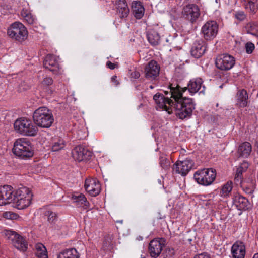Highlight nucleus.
<instances>
[{"label":"nucleus","instance_id":"nucleus-1","mask_svg":"<svg viewBox=\"0 0 258 258\" xmlns=\"http://www.w3.org/2000/svg\"><path fill=\"white\" fill-rule=\"evenodd\" d=\"M168 89L164 91L166 97L159 93L153 96L158 107L169 114L172 113L174 109L176 115L181 119L190 118L195 109V105L192 99L182 96L186 88H182L177 84H171Z\"/></svg>","mask_w":258,"mask_h":258},{"label":"nucleus","instance_id":"nucleus-2","mask_svg":"<svg viewBox=\"0 0 258 258\" xmlns=\"http://www.w3.org/2000/svg\"><path fill=\"white\" fill-rule=\"evenodd\" d=\"M33 119L37 126L45 128H49L54 121L52 111L46 107H40L35 110Z\"/></svg>","mask_w":258,"mask_h":258},{"label":"nucleus","instance_id":"nucleus-3","mask_svg":"<svg viewBox=\"0 0 258 258\" xmlns=\"http://www.w3.org/2000/svg\"><path fill=\"white\" fill-rule=\"evenodd\" d=\"M33 195L31 190L26 187H21L14 190L12 203L18 209L28 207L31 203Z\"/></svg>","mask_w":258,"mask_h":258},{"label":"nucleus","instance_id":"nucleus-4","mask_svg":"<svg viewBox=\"0 0 258 258\" xmlns=\"http://www.w3.org/2000/svg\"><path fill=\"white\" fill-rule=\"evenodd\" d=\"M13 152L22 159L31 157L34 153L31 144L26 138L18 139L14 143Z\"/></svg>","mask_w":258,"mask_h":258},{"label":"nucleus","instance_id":"nucleus-5","mask_svg":"<svg viewBox=\"0 0 258 258\" xmlns=\"http://www.w3.org/2000/svg\"><path fill=\"white\" fill-rule=\"evenodd\" d=\"M14 127L18 133L28 136H35L38 132L37 126L31 120L26 118L17 119L14 123Z\"/></svg>","mask_w":258,"mask_h":258},{"label":"nucleus","instance_id":"nucleus-6","mask_svg":"<svg viewBox=\"0 0 258 258\" xmlns=\"http://www.w3.org/2000/svg\"><path fill=\"white\" fill-rule=\"evenodd\" d=\"M8 35L19 42L25 40L28 37V31L25 26L19 22L12 23L7 30Z\"/></svg>","mask_w":258,"mask_h":258},{"label":"nucleus","instance_id":"nucleus-7","mask_svg":"<svg viewBox=\"0 0 258 258\" xmlns=\"http://www.w3.org/2000/svg\"><path fill=\"white\" fill-rule=\"evenodd\" d=\"M216 176V170L212 168L199 170L194 174L196 181L204 186L211 185L215 180Z\"/></svg>","mask_w":258,"mask_h":258},{"label":"nucleus","instance_id":"nucleus-8","mask_svg":"<svg viewBox=\"0 0 258 258\" xmlns=\"http://www.w3.org/2000/svg\"><path fill=\"white\" fill-rule=\"evenodd\" d=\"M6 238L10 240L12 245L17 249L25 251L27 249V243L25 238L16 232L6 230L3 232Z\"/></svg>","mask_w":258,"mask_h":258},{"label":"nucleus","instance_id":"nucleus-9","mask_svg":"<svg viewBox=\"0 0 258 258\" xmlns=\"http://www.w3.org/2000/svg\"><path fill=\"white\" fill-rule=\"evenodd\" d=\"M218 25L215 21H208L202 26L201 33L206 40H211L216 37L218 32Z\"/></svg>","mask_w":258,"mask_h":258},{"label":"nucleus","instance_id":"nucleus-10","mask_svg":"<svg viewBox=\"0 0 258 258\" xmlns=\"http://www.w3.org/2000/svg\"><path fill=\"white\" fill-rule=\"evenodd\" d=\"M235 63L233 56L228 54L218 55L215 60L216 67L222 71H228L233 68Z\"/></svg>","mask_w":258,"mask_h":258},{"label":"nucleus","instance_id":"nucleus-11","mask_svg":"<svg viewBox=\"0 0 258 258\" xmlns=\"http://www.w3.org/2000/svg\"><path fill=\"white\" fill-rule=\"evenodd\" d=\"M166 244V240L163 238H155L149 244V252L153 258H156L160 254Z\"/></svg>","mask_w":258,"mask_h":258},{"label":"nucleus","instance_id":"nucleus-12","mask_svg":"<svg viewBox=\"0 0 258 258\" xmlns=\"http://www.w3.org/2000/svg\"><path fill=\"white\" fill-rule=\"evenodd\" d=\"M182 14L186 19L193 23L200 16V9L197 5L190 4L183 7Z\"/></svg>","mask_w":258,"mask_h":258},{"label":"nucleus","instance_id":"nucleus-13","mask_svg":"<svg viewBox=\"0 0 258 258\" xmlns=\"http://www.w3.org/2000/svg\"><path fill=\"white\" fill-rule=\"evenodd\" d=\"M194 165V161L189 159H186L182 161H178L174 164L173 170L176 173L185 176L191 169Z\"/></svg>","mask_w":258,"mask_h":258},{"label":"nucleus","instance_id":"nucleus-14","mask_svg":"<svg viewBox=\"0 0 258 258\" xmlns=\"http://www.w3.org/2000/svg\"><path fill=\"white\" fill-rule=\"evenodd\" d=\"M14 189L12 186L5 185L0 186V206L12 203L14 199Z\"/></svg>","mask_w":258,"mask_h":258},{"label":"nucleus","instance_id":"nucleus-15","mask_svg":"<svg viewBox=\"0 0 258 258\" xmlns=\"http://www.w3.org/2000/svg\"><path fill=\"white\" fill-rule=\"evenodd\" d=\"M73 158L78 162L89 160L92 156V152L84 147L79 145L72 151Z\"/></svg>","mask_w":258,"mask_h":258},{"label":"nucleus","instance_id":"nucleus-16","mask_svg":"<svg viewBox=\"0 0 258 258\" xmlns=\"http://www.w3.org/2000/svg\"><path fill=\"white\" fill-rule=\"evenodd\" d=\"M160 69V66L156 61H150L145 68L146 78L150 80L156 79L159 74Z\"/></svg>","mask_w":258,"mask_h":258},{"label":"nucleus","instance_id":"nucleus-17","mask_svg":"<svg viewBox=\"0 0 258 258\" xmlns=\"http://www.w3.org/2000/svg\"><path fill=\"white\" fill-rule=\"evenodd\" d=\"M206 51L205 42L202 39L197 40L193 43L191 50V55L196 58H199L204 55Z\"/></svg>","mask_w":258,"mask_h":258},{"label":"nucleus","instance_id":"nucleus-18","mask_svg":"<svg viewBox=\"0 0 258 258\" xmlns=\"http://www.w3.org/2000/svg\"><path fill=\"white\" fill-rule=\"evenodd\" d=\"M85 188L91 195L95 197L98 195L101 190L99 182L96 179H88L85 181Z\"/></svg>","mask_w":258,"mask_h":258},{"label":"nucleus","instance_id":"nucleus-19","mask_svg":"<svg viewBox=\"0 0 258 258\" xmlns=\"http://www.w3.org/2000/svg\"><path fill=\"white\" fill-rule=\"evenodd\" d=\"M203 81L201 78H198L191 80L188 84L186 90L193 95L200 91V93H204L205 86L203 85Z\"/></svg>","mask_w":258,"mask_h":258},{"label":"nucleus","instance_id":"nucleus-20","mask_svg":"<svg viewBox=\"0 0 258 258\" xmlns=\"http://www.w3.org/2000/svg\"><path fill=\"white\" fill-rule=\"evenodd\" d=\"M44 67L53 73H56L59 70V64L56 57L52 54L47 55L43 61Z\"/></svg>","mask_w":258,"mask_h":258},{"label":"nucleus","instance_id":"nucleus-21","mask_svg":"<svg viewBox=\"0 0 258 258\" xmlns=\"http://www.w3.org/2000/svg\"><path fill=\"white\" fill-rule=\"evenodd\" d=\"M231 253L233 258H244L245 246L243 242L236 241L231 248Z\"/></svg>","mask_w":258,"mask_h":258},{"label":"nucleus","instance_id":"nucleus-22","mask_svg":"<svg viewBox=\"0 0 258 258\" xmlns=\"http://www.w3.org/2000/svg\"><path fill=\"white\" fill-rule=\"evenodd\" d=\"M115 6L117 14L120 18H125L128 16L130 10L125 0H117Z\"/></svg>","mask_w":258,"mask_h":258},{"label":"nucleus","instance_id":"nucleus-23","mask_svg":"<svg viewBox=\"0 0 258 258\" xmlns=\"http://www.w3.org/2000/svg\"><path fill=\"white\" fill-rule=\"evenodd\" d=\"M233 204L239 210H246L249 208V202L244 197L237 194L233 198Z\"/></svg>","mask_w":258,"mask_h":258},{"label":"nucleus","instance_id":"nucleus-24","mask_svg":"<svg viewBox=\"0 0 258 258\" xmlns=\"http://www.w3.org/2000/svg\"><path fill=\"white\" fill-rule=\"evenodd\" d=\"M147 37L148 42L152 46H157L160 43V36L158 31L155 28L149 29L147 32Z\"/></svg>","mask_w":258,"mask_h":258},{"label":"nucleus","instance_id":"nucleus-25","mask_svg":"<svg viewBox=\"0 0 258 258\" xmlns=\"http://www.w3.org/2000/svg\"><path fill=\"white\" fill-rule=\"evenodd\" d=\"M248 95L244 89L239 90L237 93L236 105L239 107H244L247 105Z\"/></svg>","mask_w":258,"mask_h":258},{"label":"nucleus","instance_id":"nucleus-26","mask_svg":"<svg viewBox=\"0 0 258 258\" xmlns=\"http://www.w3.org/2000/svg\"><path fill=\"white\" fill-rule=\"evenodd\" d=\"M252 151L251 144L247 142L242 143L238 148L237 153L239 157L246 158L250 154Z\"/></svg>","mask_w":258,"mask_h":258},{"label":"nucleus","instance_id":"nucleus-27","mask_svg":"<svg viewBox=\"0 0 258 258\" xmlns=\"http://www.w3.org/2000/svg\"><path fill=\"white\" fill-rule=\"evenodd\" d=\"M132 8L134 16L138 19H141L144 14V8L142 3L139 1H134L132 3Z\"/></svg>","mask_w":258,"mask_h":258},{"label":"nucleus","instance_id":"nucleus-28","mask_svg":"<svg viewBox=\"0 0 258 258\" xmlns=\"http://www.w3.org/2000/svg\"><path fill=\"white\" fill-rule=\"evenodd\" d=\"M79 253L75 248L64 249L57 255V258H79Z\"/></svg>","mask_w":258,"mask_h":258},{"label":"nucleus","instance_id":"nucleus-29","mask_svg":"<svg viewBox=\"0 0 258 258\" xmlns=\"http://www.w3.org/2000/svg\"><path fill=\"white\" fill-rule=\"evenodd\" d=\"M65 144L63 139L60 138H54L51 143V151H58L64 147Z\"/></svg>","mask_w":258,"mask_h":258},{"label":"nucleus","instance_id":"nucleus-30","mask_svg":"<svg viewBox=\"0 0 258 258\" xmlns=\"http://www.w3.org/2000/svg\"><path fill=\"white\" fill-rule=\"evenodd\" d=\"M244 2L246 9L251 12L255 13L258 9L257 0H242Z\"/></svg>","mask_w":258,"mask_h":258},{"label":"nucleus","instance_id":"nucleus-31","mask_svg":"<svg viewBox=\"0 0 258 258\" xmlns=\"http://www.w3.org/2000/svg\"><path fill=\"white\" fill-rule=\"evenodd\" d=\"M21 15L24 18V20L29 24H34L36 21L35 17L26 9H23L22 10Z\"/></svg>","mask_w":258,"mask_h":258},{"label":"nucleus","instance_id":"nucleus-32","mask_svg":"<svg viewBox=\"0 0 258 258\" xmlns=\"http://www.w3.org/2000/svg\"><path fill=\"white\" fill-rule=\"evenodd\" d=\"M35 255L38 258H48L46 248L42 244L36 245Z\"/></svg>","mask_w":258,"mask_h":258},{"label":"nucleus","instance_id":"nucleus-33","mask_svg":"<svg viewBox=\"0 0 258 258\" xmlns=\"http://www.w3.org/2000/svg\"><path fill=\"white\" fill-rule=\"evenodd\" d=\"M248 33H249L258 38V24L254 22H249L245 26Z\"/></svg>","mask_w":258,"mask_h":258},{"label":"nucleus","instance_id":"nucleus-34","mask_svg":"<svg viewBox=\"0 0 258 258\" xmlns=\"http://www.w3.org/2000/svg\"><path fill=\"white\" fill-rule=\"evenodd\" d=\"M232 182L231 181L227 182L222 186L220 193V196L223 198H227L229 197L232 191Z\"/></svg>","mask_w":258,"mask_h":258},{"label":"nucleus","instance_id":"nucleus-35","mask_svg":"<svg viewBox=\"0 0 258 258\" xmlns=\"http://www.w3.org/2000/svg\"><path fill=\"white\" fill-rule=\"evenodd\" d=\"M44 216L47 218L48 222L51 224H55L57 220V214L51 210H47L44 212Z\"/></svg>","mask_w":258,"mask_h":258},{"label":"nucleus","instance_id":"nucleus-36","mask_svg":"<svg viewBox=\"0 0 258 258\" xmlns=\"http://www.w3.org/2000/svg\"><path fill=\"white\" fill-rule=\"evenodd\" d=\"M73 198L75 200V202H78L80 203L81 204H84V206L86 207L89 206V203L83 194H78L77 195H74L73 196Z\"/></svg>","mask_w":258,"mask_h":258},{"label":"nucleus","instance_id":"nucleus-37","mask_svg":"<svg viewBox=\"0 0 258 258\" xmlns=\"http://www.w3.org/2000/svg\"><path fill=\"white\" fill-rule=\"evenodd\" d=\"M241 187L243 188V190L248 194H252L255 188V183L254 182L252 181L249 185H247L243 183Z\"/></svg>","mask_w":258,"mask_h":258},{"label":"nucleus","instance_id":"nucleus-38","mask_svg":"<svg viewBox=\"0 0 258 258\" xmlns=\"http://www.w3.org/2000/svg\"><path fill=\"white\" fill-rule=\"evenodd\" d=\"M160 165L161 167L165 170L169 169L170 161L165 157L162 156L160 158Z\"/></svg>","mask_w":258,"mask_h":258},{"label":"nucleus","instance_id":"nucleus-39","mask_svg":"<svg viewBox=\"0 0 258 258\" xmlns=\"http://www.w3.org/2000/svg\"><path fill=\"white\" fill-rule=\"evenodd\" d=\"M234 16L239 21H244L246 18V15L242 11H235L234 13Z\"/></svg>","mask_w":258,"mask_h":258},{"label":"nucleus","instance_id":"nucleus-40","mask_svg":"<svg viewBox=\"0 0 258 258\" xmlns=\"http://www.w3.org/2000/svg\"><path fill=\"white\" fill-rule=\"evenodd\" d=\"M245 48L247 54H251L255 49V46L253 43L248 42L246 43Z\"/></svg>","mask_w":258,"mask_h":258},{"label":"nucleus","instance_id":"nucleus-41","mask_svg":"<svg viewBox=\"0 0 258 258\" xmlns=\"http://www.w3.org/2000/svg\"><path fill=\"white\" fill-rule=\"evenodd\" d=\"M53 80L50 77H46L42 82V84L43 86H49L53 83Z\"/></svg>","mask_w":258,"mask_h":258},{"label":"nucleus","instance_id":"nucleus-42","mask_svg":"<svg viewBox=\"0 0 258 258\" xmlns=\"http://www.w3.org/2000/svg\"><path fill=\"white\" fill-rule=\"evenodd\" d=\"M242 176H240L239 175L235 174V176L234 178V181L237 185H240V186L244 183L242 181Z\"/></svg>","mask_w":258,"mask_h":258},{"label":"nucleus","instance_id":"nucleus-43","mask_svg":"<svg viewBox=\"0 0 258 258\" xmlns=\"http://www.w3.org/2000/svg\"><path fill=\"white\" fill-rule=\"evenodd\" d=\"M4 216L7 219H12L16 216V214L12 212H6L4 214Z\"/></svg>","mask_w":258,"mask_h":258},{"label":"nucleus","instance_id":"nucleus-44","mask_svg":"<svg viewBox=\"0 0 258 258\" xmlns=\"http://www.w3.org/2000/svg\"><path fill=\"white\" fill-rule=\"evenodd\" d=\"M249 166L248 163L246 161H243L241 165L239 166L243 171H246Z\"/></svg>","mask_w":258,"mask_h":258},{"label":"nucleus","instance_id":"nucleus-45","mask_svg":"<svg viewBox=\"0 0 258 258\" xmlns=\"http://www.w3.org/2000/svg\"><path fill=\"white\" fill-rule=\"evenodd\" d=\"M194 258H211L210 255L206 253L199 254L195 256Z\"/></svg>","mask_w":258,"mask_h":258},{"label":"nucleus","instance_id":"nucleus-46","mask_svg":"<svg viewBox=\"0 0 258 258\" xmlns=\"http://www.w3.org/2000/svg\"><path fill=\"white\" fill-rule=\"evenodd\" d=\"M131 75L132 78H135V79H138L140 77V74L138 71H135V72H132L131 73Z\"/></svg>","mask_w":258,"mask_h":258},{"label":"nucleus","instance_id":"nucleus-47","mask_svg":"<svg viewBox=\"0 0 258 258\" xmlns=\"http://www.w3.org/2000/svg\"><path fill=\"white\" fill-rule=\"evenodd\" d=\"M111 81L112 83H114V85L116 86L118 85L119 84V82L117 80V76H113L111 78Z\"/></svg>","mask_w":258,"mask_h":258},{"label":"nucleus","instance_id":"nucleus-48","mask_svg":"<svg viewBox=\"0 0 258 258\" xmlns=\"http://www.w3.org/2000/svg\"><path fill=\"white\" fill-rule=\"evenodd\" d=\"M106 65L107 67L110 69H114L115 68V64L113 63H112L110 61H107Z\"/></svg>","mask_w":258,"mask_h":258},{"label":"nucleus","instance_id":"nucleus-49","mask_svg":"<svg viewBox=\"0 0 258 258\" xmlns=\"http://www.w3.org/2000/svg\"><path fill=\"white\" fill-rule=\"evenodd\" d=\"M243 172H245V171H243V169H242L241 168H240V167L239 166L237 169L236 174L242 176V173Z\"/></svg>","mask_w":258,"mask_h":258},{"label":"nucleus","instance_id":"nucleus-50","mask_svg":"<svg viewBox=\"0 0 258 258\" xmlns=\"http://www.w3.org/2000/svg\"><path fill=\"white\" fill-rule=\"evenodd\" d=\"M252 258H258V253H255Z\"/></svg>","mask_w":258,"mask_h":258},{"label":"nucleus","instance_id":"nucleus-51","mask_svg":"<svg viewBox=\"0 0 258 258\" xmlns=\"http://www.w3.org/2000/svg\"><path fill=\"white\" fill-rule=\"evenodd\" d=\"M187 240L190 243L191 241H192V239L191 238H187Z\"/></svg>","mask_w":258,"mask_h":258},{"label":"nucleus","instance_id":"nucleus-52","mask_svg":"<svg viewBox=\"0 0 258 258\" xmlns=\"http://www.w3.org/2000/svg\"><path fill=\"white\" fill-rule=\"evenodd\" d=\"M151 88H153V87L152 86H150Z\"/></svg>","mask_w":258,"mask_h":258},{"label":"nucleus","instance_id":"nucleus-53","mask_svg":"<svg viewBox=\"0 0 258 258\" xmlns=\"http://www.w3.org/2000/svg\"><path fill=\"white\" fill-rule=\"evenodd\" d=\"M141 239H142V238H141V237H140L139 239L140 240Z\"/></svg>","mask_w":258,"mask_h":258}]
</instances>
